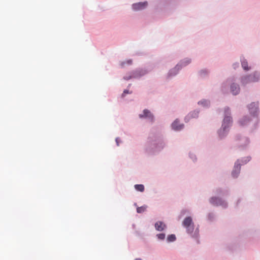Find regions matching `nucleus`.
I'll return each instance as SVG.
<instances>
[{"instance_id": "4", "label": "nucleus", "mask_w": 260, "mask_h": 260, "mask_svg": "<svg viewBox=\"0 0 260 260\" xmlns=\"http://www.w3.org/2000/svg\"><path fill=\"white\" fill-rule=\"evenodd\" d=\"M147 6V3L145 2H140L133 5V8L135 10H140L146 8Z\"/></svg>"}, {"instance_id": "9", "label": "nucleus", "mask_w": 260, "mask_h": 260, "mask_svg": "<svg viewBox=\"0 0 260 260\" xmlns=\"http://www.w3.org/2000/svg\"><path fill=\"white\" fill-rule=\"evenodd\" d=\"M210 202L211 204L217 206L222 205L223 204L222 200L218 198H212L210 199Z\"/></svg>"}, {"instance_id": "7", "label": "nucleus", "mask_w": 260, "mask_h": 260, "mask_svg": "<svg viewBox=\"0 0 260 260\" xmlns=\"http://www.w3.org/2000/svg\"><path fill=\"white\" fill-rule=\"evenodd\" d=\"M172 126L174 130L179 131L183 128V125L179 124L178 120L177 119L172 123Z\"/></svg>"}, {"instance_id": "16", "label": "nucleus", "mask_w": 260, "mask_h": 260, "mask_svg": "<svg viewBox=\"0 0 260 260\" xmlns=\"http://www.w3.org/2000/svg\"><path fill=\"white\" fill-rule=\"evenodd\" d=\"M247 122H248V121H247L246 117H244L243 119H242V120H241L239 121V123H240L241 125H246L247 124Z\"/></svg>"}, {"instance_id": "19", "label": "nucleus", "mask_w": 260, "mask_h": 260, "mask_svg": "<svg viewBox=\"0 0 260 260\" xmlns=\"http://www.w3.org/2000/svg\"><path fill=\"white\" fill-rule=\"evenodd\" d=\"M190 62V60L189 59H186L185 60L181 62V65L182 66H185L187 65V64L189 63Z\"/></svg>"}, {"instance_id": "10", "label": "nucleus", "mask_w": 260, "mask_h": 260, "mask_svg": "<svg viewBox=\"0 0 260 260\" xmlns=\"http://www.w3.org/2000/svg\"><path fill=\"white\" fill-rule=\"evenodd\" d=\"M139 116L140 118H143V117L148 118L151 119V120H152V119H153V116L151 114V113H150V112L146 109H145L143 111V115L140 114L139 115Z\"/></svg>"}, {"instance_id": "8", "label": "nucleus", "mask_w": 260, "mask_h": 260, "mask_svg": "<svg viewBox=\"0 0 260 260\" xmlns=\"http://www.w3.org/2000/svg\"><path fill=\"white\" fill-rule=\"evenodd\" d=\"M166 226L165 224H164L161 221H157L155 224V228L156 230L158 231H162L166 228Z\"/></svg>"}, {"instance_id": "5", "label": "nucleus", "mask_w": 260, "mask_h": 260, "mask_svg": "<svg viewBox=\"0 0 260 260\" xmlns=\"http://www.w3.org/2000/svg\"><path fill=\"white\" fill-rule=\"evenodd\" d=\"M249 110L250 113H252L254 115L257 111L258 107L257 103H252L248 106Z\"/></svg>"}, {"instance_id": "13", "label": "nucleus", "mask_w": 260, "mask_h": 260, "mask_svg": "<svg viewBox=\"0 0 260 260\" xmlns=\"http://www.w3.org/2000/svg\"><path fill=\"white\" fill-rule=\"evenodd\" d=\"M198 104L204 107H207L210 105V102L207 100H203L199 102Z\"/></svg>"}, {"instance_id": "6", "label": "nucleus", "mask_w": 260, "mask_h": 260, "mask_svg": "<svg viewBox=\"0 0 260 260\" xmlns=\"http://www.w3.org/2000/svg\"><path fill=\"white\" fill-rule=\"evenodd\" d=\"M240 165L238 163H236L235 165L234 170L232 172V176L234 177H237L239 174L240 173Z\"/></svg>"}, {"instance_id": "23", "label": "nucleus", "mask_w": 260, "mask_h": 260, "mask_svg": "<svg viewBox=\"0 0 260 260\" xmlns=\"http://www.w3.org/2000/svg\"><path fill=\"white\" fill-rule=\"evenodd\" d=\"M132 62V60H127V63L128 64H131Z\"/></svg>"}, {"instance_id": "15", "label": "nucleus", "mask_w": 260, "mask_h": 260, "mask_svg": "<svg viewBox=\"0 0 260 260\" xmlns=\"http://www.w3.org/2000/svg\"><path fill=\"white\" fill-rule=\"evenodd\" d=\"M176 240V237L175 235L172 234L169 235L167 238L168 242H173Z\"/></svg>"}, {"instance_id": "2", "label": "nucleus", "mask_w": 260, "mask_h": 260, "mask_svg": "<svg viewBox=\"0 0 260 260\" xmlns=\"http://www.w3.org/2000/svg\"><path fill=\"white\" fill-rule=\"evenodd\" d=\"M259 75L257 73H253L248 76H246L242 78L243 84H246L251 82H256L258 80Z\"/></svg>"}, {"instance_id": "21", "label": "nucleus", "mask_w": 260, "mask_h": 260, "mask_svg": "<svg viewBox=\"0 0 260 260\" xmlns=\"http://www.w3.org/2000/svg\"><path fill=\"white\" fill-rule=\"evenodd\" d=\"M179 69V66L177 64L175 68L174 69L173 71L178 70Z\"/></svg>"}, {"instance_id": "24", "label": "nucleus", "mask_w": 260, "mask_h": 260, "mask_svg": "<svg viewBox=\"0 0 260 260\" xmlns=\"http://www.w3.org/2000/svg\"><path fill=\"white\" fill-rule=\"evenodd\" d=\"M135 260H142L141 258H136Z\"/></svg>"}, {"instance_id": "25", "label": "nucleus", "mask_w": 260, "mask_h": 260, "mask_svg": "<svg viewBox=\"0 0 260 260\" xmlns=\"http://www.w3.org/2000/svg\"><path fill=\"white\" fill-rule=\"evenodd\" d=\"M172 71H171L170 72V74H172Z\"/></svg>"}, {"instance_id": "17", "label": "nucleus", "mask_w": 260, "mask_h": 260, "mask_svg": "<svg viewBox=\"0 0 260 260\" xmlns=\"http://www.w3.org/2000/svg\"><path fill=\"white\" fill-rule=\"evenodd\" d=\"M146 208L145 207L142 206V207L137 208V211L138 213H141L144 212L146 210Z\"/></svg>"}, {"instance_id": "12", "label": "nucleus", "mask_w": 260, "mask_h": 260, "mask_svg": "<svg viewBox=\"0 0 260 260\" xmlns=\"http://www.w3.org/2000/svg\"><path fill=\"white\" fill-rule=\"evenodd\" d=\"M136 190L143 192L144 190V186L142 184H137L135 185Z\"/></svg>"}, {"instance_id": "14", "label": "nucleus", "mask_w": 260, "mask_h": 260, "mask_svg": "<svg viewBox=\"0 0 260 260\" xmlns=\"http://www.w3.org/2000/svg\"><path fill=\"white\" fill-rule=\"evenodd\" d=\"M242 67L245 71L249 70V68L248 67V63L246 61H243L242 62Z\"/></svg>"}, {"instance_id": "11", "label": "nucleus", "mask_w": 260, "mask_h": 260, "mask_svg": "<svg viewBox=\"0 0 260 260\" xmlns=\"http://www.w3.org/2000/svg\"><path fill=\"white\" fill-rule=\"evenodd\" d=\"M231 90L234 95H236L239 93L240 91V88L238 85L233 84L231 86Z\"/></svg>"}, {"instance_id": "3", "label": "nucleus", "mask_w": 260, "mask_h": 260, "mask_svg": "<svg viewBox=\"0 0 260 260\" xmlns=\"http://www.w3.org/2000/svg\"><path fill=\"white\" fill-rule=\"evenodd\" d=\"M182 224L186 228L188 233H192L194 230V224L190 217H186L183 221Z\"/></svg>"}, {"instance_id": "20", "label": "nucleus", "mask_w": 260, "mask_h": 260, "mask_svg": "<svg viewBox=\"0 0 260 260\" xmlns=\"http://www.w3.org/2000/svg\"><path fill=\"white\" fill-rule=\"evenodd\" d=\"M131 92L128 90H124L122 94V97H124L126 94L130 93Z\"/></svg>"}, {"instance_id": "22", "label": "nucleus", "mask_w": 260, "mask_h": 260, "mask_svg": "<svg viewBox=\"0 0 260 260\" xmlns=\"http://www.w3.org/2000/svg\"><path fill=\"white\" fill-rule=\"evenodd\" d=\"M116 142L117 145L118 146L119 145L118 138L116 139Z\"/></svg>"}, {"instance_id": "18", "label": "nucleus", "mask_w": 260, "mask_h": 260, "mask_svg": "<svg viewBox=\"0 0 260 260\" xmlns=\"http://www.w3.org/2000/svg\"><path fill=\"white\" fill-rule=\"evenodd\" d=\"M156 236L159 240H164L165 238L166 235L165 234L161 233L157 234Z\"/></svg>"}, {"instance_id": "1", "label": "nucleus", "mask_w": 260, "mask_h": 260, "mask_svg": "<svg viewBox=\"0 0 260 260\" xmlns=\"http://www.w3.org/2000/svg\"><path fill=\"white\" fill-rule=\"evenodd\" d=\"M224 118L223 120L222 126L218 131L219 136L222 138L224 136L228 131V128L231 125L232 122V117L230 116V111L229 108H226L224 110Z\"/></svg>"}]
</instances>
